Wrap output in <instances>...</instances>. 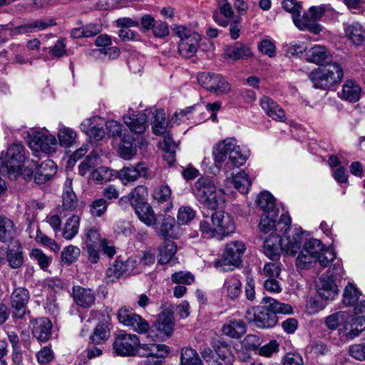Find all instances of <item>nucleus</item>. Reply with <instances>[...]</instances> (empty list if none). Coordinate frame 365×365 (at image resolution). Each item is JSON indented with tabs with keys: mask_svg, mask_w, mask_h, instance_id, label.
<instances>
[{
	"mask_svg": "<svg viewBox=\"0 0 365 365\" xmlns=\"http://www.w3.org/2000/svg\"><path fill=\"white\" fill-rule=\"evenodd\" d=\"M26 160L24 148L22 144L13 143L6 152L0 155V173H6L10 178H16L22 173ZM6 182L0 178V195L6 190Z\"/></svg>",
	"mask_w": 365,
	"mask_h": 365,
	"instance_id": "obj_1",
	"label": "nucleus"
},
{
	"mask_svg": "<svg viewBox=\"0 0 365 365\" xmlns=\"http://www.w3.org/2000/svg\"><path fill=\"white\" fill-rule=\"evenodd\" d=\"M192 193L197 201L209 210H216L225 202L224 190L217 189L213 181L208 178L197 179L192 187Z\"/></svg>",
	"mask_w": 365,
	"mask_h": 365,
	"instance_id": "obj_2",
	"label": "nucleus"
},
{
	"mask_svg": "<svg viewBox=\"0 0 365 365\" xmlns=\"http://www.w3.org/2000/svg\"><path fill=\"white\" fill-rule=\"evenodd\" d=\"M212 154L215 163H221L228 158L227 164L231 163L236 167L244 165L248 158V151L238 145L234 138L219 142L215 147Z\"/></svg>",
	"mask_w": 365,
	"mask_h": 365,
	"instance_id": "obj_3",
	"label": "nucleus"
},
{
	"mask_svg": "<svg viewBox=\"0 0 365 365\" xmlns=\"http://www.w3.org/2000/svg\"><path fill=\"white\" fill-rule=\"evenodd\" d=\"M344 71L340 65L336 62L313 70L309 78L315 88L330 89L335 84L341 82Z\"/></svg>",
	"mask_w": 365,
	"mask_h": 365,
	"instance_id": "obj_4",
	"label": "nucleus"
},
{
	"mask_svg": "<svg viewBox=\"0 0 365 365\" xmlns=\"http://www.w3.org/2000/svg\"><path fill=\"white\" fill-rule=\"evenodd\" d=\"M245 245L240 241H232L227 244L221 259L214 262L215 267L220 272L232 270L231 266L237 267L242 263Z\"/></svg>",
	"mask_w": 365,
	"mask_h": 365,
	"instance_id": "obj_5",
	"label": "nucleus"
},
{
	"mask_svg": "<svg viewBox=\"0 0 365 365\" xmlns=\"http://www.w3.org/2000/svg\"><path fill=\"white\" fill-rule=\"evenodd\" d=\"M174 31L180 39L178 43L179 53L185 58L192 57L199 47L200 36L182 26H176Z\"/></svg>",
	"mask_w": 365,
	"mask_h": 365,
	"instance_id": "obj_6",
	"label": "nucleus"
},
{
	"mask_svg": "<svg viewBox=\"0 0 365 365\" xmlns=\"http://www.w3.org/2000/svg\"><path fill=\"white\" fill-rule=\"evenodd\" d=\"M117 317L121 324L139 334H147L150 329L148 322L125 307L119 309Z\"/></svg>",
	"mask_w": 365,
	"mask_h": 365,
	"instance_id": "obj_7",
	"label": "nucleus"
},
{
	"mask_svg": "<svg viewBox=\"0 0 365 365\" xmlns=\"http://www.w3.org/2000/svg\"><path fill=\"white\" fill-rule=\"evenodd\" d=\"M277 212L264 213L259 223V227L262 232L269 234V236L281 235L284 229L287 230V226L291 225V219L287 215H282L280 220L276 224Z\"/></svg>",
	"mask_w": 365,
	"mask_h": 365,
	"instance_id": "obj_8",
	"label": "nucleus"
},
{
	"mask_svg": "<svg viewBox=\"0 0 365 365\" xmlns=\"http://www.w3.org/2000/svg\"><path fill=\"white\" fill-rule=\"evenodd\" d=\"M197 78L200 86L217 96L227 94L231 91L230 84L221 74L203 72Z\"/></svg>",
	"mask_w": 365,
	"mask_h": 365,
	"instance_id": "obj_9",
	"label": "nucleus"
},
{
	"mask_svg": "<svg viewBox=\"0 0 365 365\" xmlns=\"http://www.w3.org/2000/svg\"><path fill=\"white\" fill-rule=\"evenodd\" d=\"M245 317L248 321H252L257 327L262 329L273 327L277 322V315L270 311L268 305L247 310Z\"/></svg>",
	"mask_w": 365,
	"mask_h": 365,
	"instance_id": "obj_10",
	"label": "nucleus"
},
{
	"mask_svg": "<svg viewBox=\"0 0 365 365\" xmlns=\"http://www.w3.org/2000/svg\"><path fill=\"white\" fill-rule=\"evenodd\" d=\"M113 349L120 356H135L136 347L139 346V337L133 334L120 331L116 334Z\"/></svg>",
	"mask_w": 365,
	"mask_h": 365,
	"instance_id": "obj_11",
	"label": "nucleus"
},
{
	"mask_svg": "<svg viewBox=\"0 0 365 365\" xmlns=\"http://www.w3.org/2000/svg\"><path fill=\"white\" fill-rule=\"evenodd\" d=\"M303 233L301 228L290 229L289 226H287V230L285 231L284 229L281 233L284 235L283 238H280L281 250L287 255H295L301 248Z\"/></svg>",
	"mask_w": 365,
	"mask_h": 365,
	"instance_id": "obj_12",
	"label": "nucleus"
},
{
	"mask_svg": "<svg viewBox=\"0 0 365 365\" xmlns=\"http://www.w3.org/2000/svg\"><path fill=\"white\" fill-rule=\"evenodd\" d=\"M170 349L165 344H140L136 347L135 356L140 357H152L153 361H150V365H162L163 360L169 353Z\"/></svg>",
	"mask_w": 365,
	"mask_h": 365,
	"instance_id": "obj_13",
	"label": "nucleus"
},
{
	"mask_svg": "<svg viewBox=\"0 0 365 365\" xmlns=\"http://www.w3.org/2000/svg\"><path fill=\"white\" fill-rule=\"evenodd\" d=\"M29 145L34 152L41 151L48 154L55 153L58 147L55 136L43 132L34 133L30 138Z\"/></svg>",
	"mask_w": 365,
	"mask_h": 365,
	"instance_id": "obj_14",
	"label": "nucleus"
},
{
	"mask_svg": "<svg viewBox=\"0 0 365 365\" xmlns=\"http://www.w3.org/2000/svg\"><path fill=\"white\" fill-rule=\"evenodd\" d=\"M56 22L53 19L48 20H36L34 21L26 22L14 28H9L7 26H3L2 30H9L10 36H14L21 34H26L34 33L38 31H42L46 28L53 26Z\"/></svg>",
	"mask_w": 365,
	"mask_h": 365,
	"instance_id": "obj_15",
	"label": "nucleus"
},
{
	"mask_svg": "<svg viewBox=\"0 0 365 365\" xmlns=\"http://www.w3.org/2000/svg\"><path fill=\"white\" fill-rule=\"evenodd\" d=\"M211 221L215 227L218 239L234 232L235 225L229 213L218 211L212 215Z\"/></svg>",
	"mask_w": 365,
	"mask_h": 365,
	"instance_id": "obj_16",
	"label": "nucleus"
},
{
	"mask_svg": "<svg viewBox=\"0 0 365 365\" xmlns=\"http://www.w3.org/2000/svg\"><path fill=\"white\" fill-rule=\"evenodd\" d=\"M363 331L365 332V317L354 315L349 320L344 322L339 334L346 339L352 340Z\"/></svg>",
	"mask_w": 365,
	"mask_h": 365,
	"instance_id": "obj_17",
	"label": "nucleus"
},
{
	"mask_svg": "<svg viewBox=\"0 0 365 365\" xmlns=\"http://www.w3.org/2000/svg\"><path fill=\"white\" fill-rule=\"evenodd\" d=\"M29 298V291L25 288L18 287L14 290L11 296V304L14 317L21 319L25 315Z\"/></svg>",
	"mask_w": 365,
	"mask_h": 365,
	"instance_id": "obj_18",
	"label": "nucleus"
},
{
	"mask_svg": "<svg viewBox=\"0 0 365 365\" xmlns=\"http://www.w3.org/2000/svg\"><path fill=\"white\" fill-rule=\"evenodd\" d=\"M148 175V168L145 163H139L135 166L124 167L118 173V178L125 185L136 181L140 177Z\"/></svg>",
	"mask_w": 365,
	"mask_h": 365,
	"instance_id": "obj_19",
	"label": "nucleus"
},
{
	"mask_svg": "<svg viewBox=\"0 0 365 365\" xmlns=\"http://www.w3.org/2000/svg\"><path fill=\"white\" fill-rule=\"evenodd\" d=\"M318 295L326 300H333L338 295V289L334 279L328 275L322 274L316 281Z\"/></svg>",
	"mask_w": 365,
	"mask_h": 365,
	"instance_id": "obj_20",
	"label": "nucleus"
},
{
	"mask_svg": "<svg viewBox=\"0 0 365 365\" xmlns=\"http://www.w3.org/2000/svg\"><path fill=\"white\" fill-rule=\"evenodd\" d=\"M72 295L75 303L83 308H90L96 302V293L90 289L81 286H73Z\"/></svg>",
	"mask_w": 365,
	"mask_h": 365,
	"instance_id": "obj_21",
	"label": "nucleus"
},
{
	"mask_svg": "<svg viewBox=\"0 0 365 365\" xmlns=\"http://www.w3.org/2000/svg\"><path fill=\"white\" fill-rule=\"evenodd\" d=\"M212 346L218 358L213 359L210 365H233L235 357L227 342L217 340L214 341Z\"/></svg>",
	"mask_w": 365,
	"mask_h": 365,
	"instance_id": "obj_22",
	"label": "nucleus"
},
{
	"mask_svg": "<svg viewBox=\"0 0 365 365\" xmlns=\"http://www.w3.org/2000/svg\"><path fill=\"white\" fill-rule=\"evenodd\" d=\"M222 334L232 339H240L247 331V325L241 319H229L222 327Z\"/></svg>",
	"mask_w": 365,
	"mask_h": 365,
	"instance_id": "obj_23",
	"label": "nucleus"
},
{
	"mask_svg": "<svg viewBox=\"0 0 365 365\" xmlns=\"http://www.w3.org/2000/svg\"><path fill=\"white\" fill-rule=\"evenodd\" d=\"M259 104L267 115L274 120L283 122L286 115L282 108L268 96H263L259 100Z\"/></svg>",
	"mask_w": 365,
	"mask_h": 365,
	"instance_id": "obj_24",
	"label": "nucleus"
},
{
	"mask_svg": "<svg viewBox=\"0 0 365 365\" xmlns=\"http://www.w3.org/2000/svg\"><path fill=\"white\" fill-rule=\"evenodd\" d=\"M293 22L300 31H309L314 34H319L322 30V25L309 15L307 11L304 12L302 16L299 14L294 17Z\"/></svg>",
	"mask_w": 365,
	"mask_h": 365,
	"instance_id": "obj_25",
	"label": "nucleus"
},
{
	"mask_svg": "<svg viewBox=\"0 0 365 365\" xmlns=\"http://www.w3.org/2000/svg\"><path fill=\"white\" fill-rule=\"evenodd\" d=\"M31 325L32 334L38 341H46L50 338L52 324L48 318L36 319L31 322Z\"/></svg>",
	"mask_w": 365,
	"mask_h": 365,
	"instance_id": "obj_26",
	"label": "nucleus"
},
{
	"mask_svg": "<svg viewBox=\"0 0 365 365\" xmlns=\"http://www.w3.org/2000/svg\"><path fill=\"white\" fill-rule=\"evenodd\" d=\"M252 185V181L245 171H240L236 174H232L231 178L226 179L227 187H234L242 194L247 193Z\"/></svg>",
	"mask_w": 365,
	"mask_h": 365,
	"instance_id": "obj_27",
	"label": "nucleus"
},
{
	"mask_svg": "<svg viewBox=\"0 0 365 365\" xmlns=\"http://www.w3.org/2000/svg\"><path fill=\"white\" fill-rule=\"evenodd\" d=\"M34 165L36 167V171L34 174V180L38 184H43L56 173L57 166L55 163L51 160H46L36 166L35 163Z\"/></svg>",
	"mask_w": 365,
	"mask_h": 365,
	"instance_id": "obj_28",
	"label": "nucleus"
},
{
	"mask_svg": "<svg viewBox=\"0 0 365 365\" xmlns=\"http://www.w3.org/2000/svg\"><path fill=\"white\" fill-rule=\"evenodd\" d=\"M123 121L130 130L137 134L143 133L147 127V115L144 113H130L123 116Z\"/></svg>",
	"mask_w": 365,
	"mask_h": 365,
	"instance_id": "obj_29",
	"label": "nucleus"
},
{
	"mask_svg": "<svg viewBox=\"0 0 365 365\" xmlns=\"http://www.w3.org/2000/svg\"><path fill=\"white\" fill-rule=\"evenodd\" d=\"M6 257L9 265L12 269L19 268L24 262L22 250L20 247L16 249H10L6 247H0V260L2 261Z\"/></svg>",
	"mask_w": 365,
	"mask_h": 365,
	"instance_id": "obj_30",
	"label": "nucleus"
},
{
	"mask_svg": "<svg viewBox=\"0 0 365 365\" xmlns=\"http://www.w3.org/2000/svg\"><path fill=\"white\" fill-rule=\"evenodd\" d=\"M361 89L359 84L351 80H347L342 86L339 96L341 99L351 102H357L361 96Z\"/></svg>",
	"mask_w": 365,
	"mask_h": 365,
	"instance_id": "obj_31",
	"label": "nucleus"
},
{
	"mask_svg": "<svg viewBox=\"0 0 365 365\" xmlns=\"http://www.w3.org/2000/svg\"><path fill=\"white\" fill-rule=\"evenodd\" d=\"M103 151L96 148L93 150L79 165L78 170L81 175H85L88 172L91 171L95 167L101 164Z\"/></svg>",
	"mask_w": 365,
	"mask_h": 365,
	"instance_id": "obj_32",
	"label": "nucleus"
},
{
	"mask_svg": "<svg viewBox=\"0 0 365 365\" xmlns=\"http://www.w3.org/2000/svg\"><path fill=\"white\" fill-rule=\"evenodd\" d=\"M78 205V199L73 191L72 180L66 179L64 183V188L62 195L63 210L73 211Z\"/></svg>",
	"mask_w": 365,
	"mask_h": 365,
	"instance_id": "obj_33",
	"label": "nucleus"
},
{
	"mask_svg": "<svg viewBox=\"0 0 365 365\" xmlns=\"http://www.w3.org/2000/svg\"><path fill=\"white\" fill-rule=\"evenodd\" d=\"M346 37L356 46H361L365 41V29L359 22H353L344 26Z\"/></svg>",
	"mask_w": 365,
	"mask_h": 365,
	"instance_id": "obj_34",
	"label": "nucleus"
},
{
	"mask_svg": "<svg viewBox=\"0 0 365 365\" xmlns=\"http://www.w3.org/2000/svg\"><path fill=\"white\" fill-rule=\"evenodd\" d=\"M306 56L308 61L319 65L328 62L330 60L331 53L326 47L316 45L307 52Z\"/></svg>",
	"mask_w": 365,
	"mask_h": 365,
	"instance_id": "obj_35",
	"label": "nucleus"
},
{
	"mask_svg": "<svg viewBox=\"0 0 365 365\" xmlns=\"http://www.w3.org/2000/svg\"><path fill=\"white\" fill-rule=\"evenodd\" d=\"M217 6L220 12L216 11L213 13V19L220 26H226L227 19L232 17L234 14L232 8L227 0H217Z\"/></svg>",
	"mask_w": 365,
	"mask_h": 365,
	"instance_id": "obj_36",
	"label": "nucleus"
},
{
	"mask_svg": "<svg viewBox=\"0 0 365 365\" xmlns=\"http://www.w3.org/2000/svg\"><path fill=\"white\" fill-rule=\"evenodd\" d=\"M122 143L119 145L118 153L125 160H130L137 152L135 139L133 136L124 134L121 139Z\"/></svg>",
	"mask_w": 365,
	"mask_h": 365,
	"instance_id": "obj_37",
	"label": "nucleus"
},
{
	"mask_svg": "<svg viewBox=\"0 0 365 365\" xmlns=\"http://www.w3.org/2000/svg\"><path fill=\"white\" fill-rule=\"evenodd\" d=\"M280 235L269 236L264 242V252L265 255L272 260H277L282 251L280 247Z\"/></svg>",
	"mask_w": 365,
	"mask_h": 365,
	"instance_id": "obj_38",
	"label": "nucleus"
},
{
	"mask_svg": "<svg viewBox=\"0 0 365 365\" xmlns=\"http://www.w3.org/2000/svg\"><path fill=\"white\" fill-rule=\"evenodd\" d=\"M177 247L173 241H166L159 248L158 262L160 264L170 263L174 264L176 258L174 257Z\"/></svg>",
	"mask_w": 365,
	"mask_h": 365,
	"instance_id": "obj_39",
	"label": "nucleus"
},
{
	"mask_svg": "<svg viewBox=\"0 0 365 365\" xmlns=\"http://www.w3.org/2000/svg\"><path fill=\"white\" fill-rule=\"evenodd\" d=\"M173 317L168 312H163L154 324L155 329L166 336H170L173 331Z\"/></svg>",
	"mask_w": 365,
	"mask_h": 365,
	"instance_id": "obj_40",
	"label": "nucleus"
},
{
	"mask_svg": "<svg viewBox=\"0 0 365 365\" xmlns=\"http://www.w3.org/2000/svg\"><path fill=\"white\" fill-rule=\"evenodd\" d=\"M16 230L13 221L4 216H0V242L6 243L11 241Z\"/></svg>",
	"mask_w": 365,
	"mask_h": 365,
	"instance_id": "obj_41",
	"label": "nucleus"
},
{
	"mask_svg": "<svg viewBox=\"0 0 365 365\" xmlns=\"http://www.w3.org/2000/svg\"><path fill=\"white\" fill-rule=\"evenodd\" d=\"M134 210L139 220L146 225L152 226L156 223V215L149 203L143 204Z\"/></svg>",
	"mask_w": 365,
	"mask_h": 365,
	"instance_id": "obj_42",
	"label": "nucleus"
},
{
	"mask_svg": "<svg viewBox=\"0 0 365 365\" xmlns=\"http://www.w3.org/2000/svg\"><path fill=\"white\" fill-rule=\"evenodd\" d=\"M134 210L139 220L146 225L152 226L156 223V215L149 203L143 204Z\"/></svg>",
	"mask_w": 365,
	"mask_h": 365,
	"instance_id": "obj_43",
	"label": "nucleus"
},
{
	"mask_svg": "<svg viewBox=\"0 0 365 365\" xmlns=\"http://www.w3.org/2000/svg\"><path fill=\"white\" fill-rule=\"evenodd\" d=\"M225 55L230 59L237 61L250 57L252 52L250 48L245 45L236 43L232 46L228 47L225 51Z\"/></svg>",
	"mask_w": 365,
	"mask_h": 365,
	"instance_id": "obj_44",
	"label": "nucleus"
},
{
	"mask_svg": "<svg viewBox=\"0 0 365 365\" xmlns=\"http://www.w3.org/2000/svg\"><path fill=\"white\" fill-rule=\"evenodd\" d=\"M223 287L227 296L232 300L237 299L242 294V284L239 279L230 277L225 279Z\"/></svg>",
	"mask_w": 365,
	"mask_h": 365,
	"instance_id": "obj_45",
	"label": "nucleus"
},
{
	"mask_svg": "<svg viewBox=\"0 0 365 365\" xmlns=\"http://www.w3.org/2000/svg\"><path fill=\"white\" fill-rule=\"evenodd\" d=\"M57 136L59 145L67 148L73 146L75 143L77 133L72 128L63 125L59 128Z\"/></svg>",
	"mask_w": 365,
	"mask_h": 365,
	"instance_id": "obj_46",
	"label": "nucleus"
},
{
	"mask_svg": "<svg viewBox=\"0 0 365 365\" xmlns=\"http://www.w3.org/2000/svg\"><path fill=\"white\" fill-rule=\"evenodd\" d=\"M80 221V217L78 215H72L67 220L62 232L64 239L71 240L78 234Z\"/></svg>",
	"mask_w": 365,
	"mask_h": 365,
	"instance_id": "obj_47",
	"label": "nucleus"
},
{
	"mask_svg": "<svg viewBox=\"0 0 365 365\" xmlns=\"http://www.w3.org/2000/svg\"><path fill=\"white\" fill-rule=\"evenodd\" d=\"M147 194V188L143 185H138L132 190L128 199L133 209L148 203L146 202Z\"/></svg>",
	"mask_w": 365,
	"mask_h": 365,
	"instance_id": "obj_48",
	"label": "nucleus"
},
{
	"mask_svg": "<svg viewBox=\"0 0 365 365\" xmlns=\"http://www.w3.org/2000/svg\"><path fill=\"white\" fill-rule=\"evenodd\" d=\"M113 170L105 166H100L91 171L90 179L97 184H103L113 178Z\"/></svg>",
	"mask_w": 365,
	"mask_h": 365,
	"instance_id": "obj_49",
	"label": "nucleus"
},
{
	"mask_svg": "<svg viewBox=\"0 0 365 365\" xmlns=\"http://www.w3.org/2000/svg\"><path fill=\"white\" fill-rule=\"evenodd\" d=\"M152 128L155 135H162L167 133L168 123L165 121V113L163 110H157L154 113Z\"/></svg>",
	"mask_w": 365,
	"mask_h": 365,
	"instance_id": "obj_50",
	"label": "nucleus"
},
{
	"mask_svg": "<svg viewBox=\"0 0 365 365\" xmlns=\"http://www.w3.org/2000/svg\"><path fill=\"white\" fill-rule=\"evenodd\" d=\"M262 302L268 305L270 311L274 312L275 315L277 313L289 314L293 312L290 304L281 303L272 297H265L263 298Z\"/></svg>",
	"mask_w": 365,
	"mask_h": 365,
	"instance_id": "obj_51",
	"label": "nucleus"
},
{
	"mask_svg": "<svg viewBox=\"0 0 365 365\" xmlns=\"http://www.w3.org/2000/svg\"><path fill=\"white\" fill-rule=\"evenodd\" d=\"M257 203L258 207L264 211V213L277 212L273 196L269 192H262L259 194Z\"/></svg>",
	"mask_w": 365,
	"mask_h": 365,
	"instance_id": "obj_52",
	"label": "nucleus"
},
{
	"mask_svg": "<svg viewBox=\"0 0 365 365\" xmlns=\"http://www.w3.org/2000/svg\"><path fill=\"white\" fill-rule=\"evenodd\" d=\"M180 365H202V362L195 350L185 347L181 351Z\"/></svg>",
	"mask_w": 365,
	"mask_h": 365,
	"instance_id": "obj_53",
	"label": "nucleus"
},
{
	"mask_svg": "<svg viewBox=\"0 0 365 365\" xmlns=\"http://www.w3.org/2000/svg\"><path fill=\"white\" fill-rule=\"evenodd\" d=\"M86 245H99L103 238H101L99 227L90 225L84 230Z\"/></svg>",
	"mask_w": 365,
	"mask_h": 365,
	"instance_id": "obj_54",
	"label": "nucleus"
},
{
	"mask_svg": "<svg viewBox=\"0 0 365 365\" xmlns=\"http://www.w3.org/2000/svg\"><path fill=\"white\" fill-rule=\"evenodd\" d=\"M80 253L81 250L78 247L73 245L67 246L61 252V261L64 264L70 265L77 261Z\"/></svg>",
	"mask_w": 365,
	"mask_h": 365,
	"instance_id": "obj_55",
	"label": "nucleus"
},
{
	"mask_svg": "<svg viewBox=\"0 0 365 365\" xmlns=\"http://www.w3.org/2000/svg\"><path fill=\"white\" fill-rule=\"evenodd\" d=\"M359 296V291L353 284L349 283L344 291L343 302L346 305H353L358 301Z\"/></svg>",
	"mask_w": 365,
	"mask_h": 365,
	"instance_id": "obj_56",
	"label": "nucleus"
},
{
	"mask_svg": "<svg viewBox=\"0 0 365 365\" xmlns=\"http://www.w3.org/2000/svg\"><path fill=\"white\" fill-rule=\"evenodd\" d=\"M123 274H127L124 269L123 261L116 260L111 264L106 272V276L109 281L114 282Z\"/></svg>",
	"mask_w": 365,
	"mask_h": 365,
	"instance_id": "obj_57",
	"label": "nucleus"
},
{
	"mask_svg": "<svg viewBox=\"0 0 365 365\" xmlns=\"http://www.w3.org/2000/svg\"><path fill=\"white\" fill-rule=\"evenodd\" d=\"M108 203L103 198L93 200L90 205V212L93 217H101L107 210Z\"/></svg>",
	"mask_w": 365,
	"mask_h": 365,
	"instance_id": "obj_58",
	"label": "nucleus"
},
{
	"mask_svg": "<svg viewBox=\"0 0 365 365\" xmlns=\"http://www.w3.org/2000/svg\"><path fill=\"white\" fill-rule=\"evenodd\" d=\"M195 216V211L191 207H181L178 213V222L180 225H187L194 219Z\"/></svg>",
	"mask_w": 365,
	"mask_h": 365,
	"instance_id": "obj_59",
	"label": "nucleus"
},
{
	"mask_svg": "<svg viewBox=\"0 0 365 365\" xmlns=\"http://www.w3.org/2000/svg\"><path fill=\"white\" fill-rule=\"evenodd\" d=\"M323 248V245L319 240L312 238L304 242L302 249L306 253H310L317 258L318 254L322 252Z\"/></svg>",
	"mask_w": 365,
	"mask_h": 365,
	"instance_id": "obj_60",
	"label": "nucleus"
},
{
	"mask_svg": "<svg viewBox=\"0 0 365 365\" xmlns=\"http://www.w3.org/2000/svg\"><path fill=\"white\" fill-rule=\"evenodd\" d=\"M153 196L154 200L159 203L168 202L171 197V190L166 185H160L155 189Z\"/></svg>",
	"mask_w": 365,
	"mask_h": 365,
	"instance_id": "obj_61",
	"label": "nucleus"
},
{
	"mask_svg": "<svg viewBox=\"0 0 365 365\" xmlns=\"http://www.w3.org/2000/svg\"><path fill=\"white\" fill-rule=\"evenodd\" d=\"M344 312H337L325 318L324 323L329 330H335L344 319Z\"/></svg>",
	"mask_w": 365,
	"mask_h": 365,
	"instance_id": "obj_62",
	"label": "nucleus"
},
{
	"mask_svg": "<svg viewBox=\"0 0 365 365\" xmlns=\"http://www.w3.org/2000/svg\"><path fill=\"white\" fill-rule=\"evenodd\" d=\"M35 240L37 242L48 247L53 252H58L60 250L59 246L56 243V242L43 233L39 229L36 230Z\"/></svg>",
	"mask_w": 365,
	"mask_h": 365,
	"instance_id": "obj_63",
	"label": "nucleus"
},
{
	"mask_svg": "<svg viewBox=\"0 0 365 365\" xmlns=\"http://www.w3.org/2000/svg\"><path fill=\"white\" fill-rule=\"evenodd\" d=\"M105 121L103 118L99 116H93L91 118H88L85 119L81 123V130L85 133L86 135L89 134V132L94 128L96 125H104Z\"/></svg>",
	"mask_w": 365,
	"mask_h": 365,
	"instance_id": "obj_64",
	"label": "nucleus"
}]
</instances>
